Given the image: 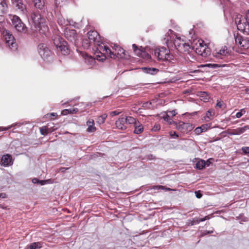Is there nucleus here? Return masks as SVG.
I'll use <instances>...</instances> for the list:
<instances>
[{
  "mask_svg": "<svg viewBox=\"0 0 249 249\" xmlns=\"http://www.w3.org/2000/svg\"><path fill=\"white\" fill-rule=\"evenodd\" d=\"M153 188L154 189H157V190H159V189H162V190H165V191H171V190H173V189H171L169 188H167V187H166L164 186H161V185H158V186H154L153 187Z\"/></svg>",
  "mask_w": 249,
  "mask_h": 249,
  "instance_id": "4c0bfd02",
  "label": "nucleus"
},
{
  "mask_svg": "<svg viewBox=\"0 0 249 249\" xmlns=\"http://www.w3.org/2000/svg\"><path fill=\"white\" fill-rule=\"evenodd\" d=\"M107 114L105 113L101 115L100 116H98L96 119V123L99 124H103L105 123L106 119H107Z\"/></svg>",
  "mask_w": 249,
  "mask_h": 249,
  "instance_id": "2f4dec72",
  "label": "nucleus"
},
{
  "mask_svg": "<svg viewBox=\"0 0 249 249\" xmlns=\"http://www.w3.org/2000/svg\"><path fill=\"white\" fill-rule=\"evenodd\" d=\"M12 126H9L8 127H2V130H7L10 129Z\"/></svg>",
  "mask_w": 249,
  "mask_h": 249,
  "instance_id": "052dcab7",
  "label": "nucleus"
},
{
  "mask_svg": "<svg viewBox=\"0 0 249 249\" xmlns=\"http://www.w3.org/2000/svg\"><path fill=\"white\" fill-rule=\"evenodd\" d=\"M192 48L195 50L196 53L203 57H207L210 54V48L202 40H198L195 44L192 46Z\"/></svg>",
  "mask_w": 249,
  "mask_h": 249,
  "instance_id": "20e7f679",
  "label": "nucleus"
},
{
  "mask_svg": "<svg viewBox=\"0 0 249 249\" xmlns=\"http://www.w3.org/2000/svg\"><path fill=\"white\" fill-rule=\"evenodd\" d=\"M171 34L172 35L170 36L169 38H167L166 39V43L168 44L169 42L170 41L172 42L173 40H174V44L175 45V48L178 50V46H180L183 43L184 41L181 39L180 37L177 36L174 34H172V31L171 30H169Z\"/></svg>",
  "mask_w": 249,
  "mask_h": 249,
  "instance_id": "4468645a",
  "label": "nucleus"
},
{
  "mask_svg": "<svg viewBox=\"0 0 249 249\" xmlns=\"http://www.w3.org/2000/svg\"><path fill=\"white\" fill-rule=\"evenodd\" d=\"M210 218V217L209 216H206L205 217L202 218H198L199 223L200 222L204 221L206 220L209 219Z\"/></svg>",
  "mask_w": 249,
  "mask_h": 249,
  "instance_id": "8fccbe9b",
  "label": "nucleus"
},
{
  "mask_svg": "<svg viewBox=\"0 0 249 249\" xmlns=\"http://www.w3.org/2000/svg\"><path fill=\"white\" fill-rule=\"evenodd\" d=\"M3 36L4 37L6 43L9 47L13 50H15L17 48V44L15 42V39L13 36L7 30L3 31Z\"/></svg>",
  "mask_w": 249,
  "mask_h": 249,
  "instance_id": "1a4fd4ad",
  "label": "nucleus"
},
{
  "mask_svg": "<svg viewBox=\"0 0 249 249\" xmlns=\"http://www.w3.org/2000/svg\"><path fill=\"white\" fill-rule=\"evenodd\" d=\"M41 248V243L40 242H34L30 244L29 246L30 249H38Z\"/></svg>",
  "mask_w": 249,
  "mask_h": 249,
  "instance_id": "e433bc0d",
  "label": "nucleus"
},
{
  "mask_svg": "<svg viewBox=\"0 0 249 249\" xmlns=\"http://www.w3.org/2000/svg\"><path fill=\"white\" fill-rule=\"evenodd\" d=\"M141 57L146 59H149L151 58L150 55L144 51L143 52Z\"/></svg>",
  "mask_w": 249,
  "mask_h": 249,
  "instance_id": "79ce46f5",
  "label": "nucleus"
},
{
  "mask_svg": "<svg viewBox=\"0 0 249 249\" xmlns=\"http://www.w3.org/2000/svg\"><path fill=\"white\" fill-rule=\"evenodd\" d=\"M51 116H56L57 114L56 113H52L50 114Z\"/></svg>",
  "mask_w": 249,
  "mask_h": 249,
  "instance_id": "680f3d73",
  "label": "nucleus"
},
{
  "mask_svg": "<svg viewBox=\"0 0 249 249\" xmlns=\"http://www.w3.org/2000/svg\"><path fill=\"white\" fill-rule=\"evenodd\" d=\"M200 97L201 100H203L204 102H207L210 98V95L206 92H201L200 93Z\"/></svg>",
  "mask_w": 249,
  "mask_h": 249,
  "instance_id": "473e14b6",
  "label": "nucleus"
},
{
  "mask_svg": "<svg viewBox=\"0 0 249 249\" xmlns=\"http://www.w3.org/2000/svg\"><path fill=\"white\" fill-rule=\"evenodd\" d=\"M12 22L18 31L22 33L26 32L27 28L18 17L16 15L14 16L12 19Z\"/></svg>",
  "mask_w": 249,
  "mask_h": 249,
  "instance_id": "9d476101",
  "label": "nucleus"
},
{
  "mask_svg": "<svg viewBox=\"0 0 249 249\" xmlns=\"http://www.w3.org/2000/svg\"><path fill=\"white\" fill-rule=\"evenodd\" d=\"M145 72L150 74H155L157 73L159 70L154 68H142Z\"/></svg>",
  "mask_w": 249,
  "mask_h": 249,
  "instance_id": "c756f323",
  "label": "nucleus"
},
{
  "mask_svg": "<svg viewBox=\"0 0 249 249\" xmlns=\"http://www.w3.org/2000/svg\"><path fill=\"white\" fill-rule=\"evenodd\" d=\"M132 48H133L134 52L138 56L141 57L143 51L141 50V49L138 48V47L136 46V45L135 44L132 45Z\"/></svg>",
  "mask_w": 249,
  "mask_h": 249,
  "instance_id": "f704fd0d",
  "label": "nucleus"
},
{
  "mask_svg": "<svg viewBox=\"0 0 249 249\" xmlns=\"http://www.w3.org/2000/svg\"><path fill=\"white\" fill-rule=\"evenodd\" d=\"M169 113L171 114V115L172 116H175L177 114L175 110H173L172 111H170Z\"/></svg>",
  "mask_w": 249,
  "mask_h": 249,
  "instance_id": "4d7b16f0",
  "label": "nucleus"
},
{
  "mask_svg": "<svg viewBox=\"0 0 249 249\" xmlns=\"http://www.w3.org/2000/svg\"><path fill=\"white\" fill-rule=\"evenodd\" d=\"M195 194L196 197L198 198H201L202 196V195L199 191H196Z\"/></svg>",
  "mask_w": 249,
  "mask_h": 249,
  "instance_id": "864d4df0",
  "label": "nucleus"
},
{
  "mask_svg": "<svg viewBox=\"0 0 249 249\" xmlns=\"http://www.w3.org/2000/svg\"><path fill=\"white\" fill-rule=\"evenodd\" d=\"M3 18L2 16H0V20H1Z\"/></svg>",
  "mask_w": 249,
  "mask_h": 249,
  "instance_id": "0e129e2a",
  "label": "nucleus"
},
{
  "mask_svg": "<svg viewBox=\"0 0 249 249\" xmlns=\"http://www.w3.org/2000/svg\"><path fill=\"white\" fill-rule=\"evenodd\" d=\"M215 114L213 109H209L206 113V115L204 117V119L205 122H209L212 120Z\"/></svg>",
  "mask_w": 249,
  "mask_h": 249,
  "instance_id": "a878e982",
  "label": "nucleus"
},
{
  "mask_svg": "<svg viewBox=\"0 0 249 249\" xmlns=\"http://www.w3.org/2000/svg\"><path fill=\"white\" fill-rule=\"evenodd\" d=\"M199 223L198 218H196L193 219L192 221H190L189 224L191 225H196Z\"/></svg>",
  "mask_w": 249,
  "mask_h": 249,
  "instance_id": "37998d69",
  "label": "nucleus"
},
{
  "mask_svg": "<svg viewBox=\"0 0 249 249\" xmlns=\"http://www.w3.org/2000/svg\"><path fill=\"white\" fill-rule=\"evenodd\" d=\"M35 30L40 33L45 34L48 31L49 28L46 19L42 17L37 11H33L30 15Z\"/></svg>",
  "mask_w": 249,
  "mask_h": 249,
  "instance_id": "f257e3e1",
  "label": "nucleus"
},
{
  "mask_svg": "<svg viewBox=\"0 0 249 249\" xmlns=\"http://www.w3.org/2000/svg\"><path fill=\"white\" fill-rule=\"evenodd\" d=\"M210 128V124H204L201 125L200 126L196 127L194 131L196 135H199L202 132L206 131Z\"/></svg>",
  "mask_w": 249,
  "mask_h": 249,
  "instance_id": "412c9836",
  "label": "nucleus"
},
{
  "mask_svg": "<svg viewBox=\"0 0 249 249\" xmlns=\"http://www.w3.org/2000/svg\"><path fill=\"white\" fill-rule=\"evenodd\" d=\"M249 129V126L246 125L242 127H238L236 129H234L229 132V134L230 135H240L244 133L246 130Z\"/></svg>",
  "mask_w": 249,
  "mask_h": 249,
  "instance_id": "a211bd4d",
  "label": "nucleus"
},
{
  "mask_svg": "<svg viewBox=\"0 0 249 249\" xmlns=\"http://www.w3.org/2000/svg\"><path fill=\"white\" fill-rule=\"evenodd\" d=\"M1 161L2 164L4 166H9L13 163L12 162V157L9 154L4 155L1 158Z\"/></svg>",
  "mask_w": 249,
  "mask_h": 249,
  "instance_id": "aec40b11",
  "label": "nucleus"
},
{
  "mask_svg": "<svg viewBox=\"0 0 249 249\" xmlns=\"http://www.w3.org/2000/svg\"><path fill=\"white\" fill-rule=\"evenodd\" d=\"M164 119L165 121L168 122L170 123V124H172V122L170 121L171 119L169 115H167L165 117H164Z\"/></svg>",
  "mask_w": 249,
  "mask_h": 249,
  "instance_id": "3c124183",
  "label": "nucleus"
},
{
  "mask_svg": "<svg viewBox=\"0 0 249 249\" xmlns=\"http://www.w3.org/2000/svg\"><path fill=\"white\" fill-rule=\"evenodd\" d=\"M246 112L245 109H241L239 112H237L236 114V117L237 118H240Z\"/></svg>",
  "mask_w": 249,
  "mask_h": 249,
  "instance_id": "a19ab883",
  "label": "nucleus"
},
{
  "mask_svg": "<svg viewBox=\"0 0 249 249\" xmlns=\"http://www.w3.org/2000/svg\"><path fill=\"white\" fill-rule=\"evenodd\" d=\"M69 109V113H76L78 111V109L77 108H70Z\"/></svg>",
  "mask_w": 249,
  "mask_h": 249,
  "instance_id": "09e8293b",
  "label": "nucleus"
},
{
  "mask_svg": "<svg viewBox=\"0 0 249 249\" xmlns=\"http://www.w3.org/2000/svg\"><path fill=\"white\" fill-rule=\"evenodd\" d=\"M69 109H64L62 111L61 114L63 115H67V114H69Z\"/></svg>",
  "mask_w": 249,
  "mask_h": 249,
  "instance_id": "603ef678",
  "label": "nucleus"
},
{
  "mask_svg": "<svg viewBox=\"0 0 249 249\" xmlns=\"http://www.w3.org/2000/svg\"><path fill=\"white\" fill-rule=\"evenodd\" d=\"M172 122L176 128L182 133H187L194 128L193 125L190 123H185L182 121H179L178 123L174 121Z\"/></svg>",
  "mask_w": 249,
  "mask_h": 249,
  "instance_id": "6e6552de",
  "label": "nucleus"
},
{
  "mask_svg": "<svg viewBox=\"0 0 249 249\" xmlns=\"http://www.w3.org/2000/svg\"><path fill=\"white\" fill-rule=\"evenodd\" d=\"M6 197V195L4 193L0 194V197L5 198Z\"/></svg>",
  "mask_w": 249,
  "mask_h": 249,
  "instance_id": "13d9d810",
  "label": "nucleus"
},
{
  "mask_svg": "<svg viewBox=\"0 0 249 249\" xmlns=\"http://www.w3.org/2000/svg\"><path fill=\"white\" fill-rule=\"evenodd\" d=\"M13 4L15 8L20 10L23 13L26 14V6L22 0H14Z\"/></svg>",
  "mask_w": 249,
  "mask_h": 249,
  "instance_id": "f3484780",
  "label": "nucleus"
},
{
  "mask_svg": "<svg viewBox=\"0 0 249 249\" xmlns=\"http://www.w3.org/2000/svg\"><path fill=\"white\" fill-rule=\"evenodd\" d=\"M242 150L245 154H249V147H243L242 148Z\"/></svg>",
  "mask_w": 249,
  "mask_h": 249,
  "instance_id": "de8ad7c7",
  "label": "nucleus"
},
{
  "mask_svg": "<svg viewBox=\"0 0 249 249\" xmlns=\"http://www.w3.org/2000/svg\"><path fill=\"white\" fill-rule=\"evenodd\" d=\"M155 55L160 61H171L174 59V56L170 53V51L164 47L155 49Z\"/></svg>",
  "mask_w": 249,
  "mask_h": 249,
  "instance_id": "7ed1b4c3",
  "label": "nucleus"
},
{
  "mask_svg": "<svg viewBox=\"0 0 249 249\" xmlns=\"http://www.w3.org/2000/svg\"><path fill=\"white\" fill-rule=\"evenodd\" d=\"M213 55L218 59L226 60L227 57L229 55V53L227 47L225 46L220 50L218 51L216 50L213 53Z\"/></svg>",
  "mask_w": 249,
  "mask_h": 249,
  "instance_id": "ddd939ff",
  "label": "nucleus"
},
{
  "mask_svg": "<svg viewBox=\"0 0 249 249\" xmlns=\"http://www.w3.org/2000/svg\"><path fill=\"white\" fill-rule=\"evenodd\" d=\"M88 36L89 40L93 44L100 42V37L98 33L95 31H90L88 33Z\"/></svg>",
  "mask_w": 249,
  "mask_h": 249,
  "instance_id": "2eb2a0df",
  "label": "nucleus"
},
{
  "mask_svg": "<svg viewBox=\"0 0 249 249\" xmlns=\"http://www.w3.org/2000/svg\"><path fill=\"white\" fill-rule=\"evenodd\" d=\"M235 40L236 45L243 49L249 48V40L248 38L237 35L235 37Z\"/></svg>",
  "mask_w": 249,
  "mask_h": 249,
  "instance_id": "f8f14e48",
  "label": "nucleus"
},
{
  "mask_svg": "<svg viewBox=\"0 0 249 249\" xmlns=\"http://www.w3.org/2000/svg\"><path fill=\"white\" fill-rule=\"evenodd\" d=\"M65 37L71 42L75 40L76 37V31L74 29H69L66 28L64 31Z\"/></svg>",
  "mask_w": 249,
  "mask_h": 249,
  "instance_id": "dca6fc26",
  "label": "nucleus"
},
{
  "mask_svg": "<svg viewBox=\"0 0 249 249\" xmlns=\"http://www.w3.org/2000/svg\"><path fill=\"white\" fill-rule=\"evenodd\" d=\"M143 130V128L142 124H140V123L138 122L137 124L135 125V130L134 132L135 134H139L142 132Z\"/></svg>",
  "mask_w": 249,
  "mask_h": 249,
  "instance_id": "7c9ffc66",
  "label": "nucleus"
},
{
  "mask_svg": "<svg viewBox=\"0 0 249 249\" xmlns=\"http://www.w3.org/2000/svg\"><path fill=\"white\" fill-rule=\"evenodd\" d=\"M178 46V51L181 53H188L189 52L191 47L189 44L183 42L182 45Z\"/></svg>",
  "mask_w": 249,
  "mask_h": 249,
  "instance_id": "5701e85b",
  "label": "nucleus"
},
{
  "mask_svg": "<svg viewBox=\"0 0 249 249\" xmlns=\"http://www.w3.org/2000/svg\"><path fill=\"white\" fill-rule=\"evenodd\" d=\"M237 29L241 32L249 34V10L245 16L242 17L237 23Z\"/></svg>",
  "mask_w": 249,
  "mask_h": 249,
  "instance_id": "423d86ee",
  "label": "nucleus"
},
{
  "mask_svg": "<svg viewBox=\"0 0 249 249\" xmlns=\"http://www.w3.org/2000/svg\"><path fill=\"white\" fill-rule=\"evenodd\" d=\"M54 45L58 52H60L63 55H68L70 53V49L66 41L59 36L54 35L53 37Z\"/></svg>",
  "mask_w": 249,
  "mask_h": 249,
  "instance_id": "f03ea898",
  "label": "nucleus"
},
{
  "mask_svg": "<svg viewBox=\"0 0 249 249\" xmlns=\"http://www.w3.org/2000/svg\"><path fill=\"white\" fill-rule=\"evenodd\" d=\"M33 1L36 8L41 10L44 7L45 4L44 0H33Z\"/></svg>",
  "mask_w": 249,
  "mask_h": 249,
  "instance_id": "cd10ccee",
  "label": "nucleus"
},
{
  "mask_svg": "<svg viewBox=\"0 0 249 249\" xmlns=\"http://www.w3.org/2000/svg\"><path fill=\"white\" fill-rule=\"evenodd\" d=\"M209 67H212L213 68H216L218 67H223L226 66L225 64H209L207 65Z\"/></svg>",
  "mask_w": 249,
  "mask_h": 249,
  "instance_id": "ea45409f",
  "label": "nucleus"
},
{
  "mask_svg": "<svg viewBox=\"0 0 249 249\" xmlns=\"http://www.w3.org/2000/svg\"><path fill=\"white\" fill-rule=\"evenodd\" d=\"M0 207H1V208H3V209H4V208H5V207H4L3 206H0Z\"/></svg>",
  "mask_w": 249,
  "mask_h": 249,
  "instance_id": "69168bd1",
  "label": "nucleus"
},
{
  "mask_svg": "<svg viewBox=\"0 0 249 249\" xmlns=\"http://www.w3.org/2000/svg\"><path fill=\"white\" fill-rule=\"evenodd\" d=\"M58 23L61 26L65 27L70 24V21L68 19H65L63 17L58 18Z\"/></svg>",
  "mask_w": 249,
  "mask_h": 249,
  "instance_id": "bb28decb",
  "label": "nucleus"
},
{
  "mask_svg": "<svg viewBox=\"0 0 249 249\" xmlns=\"http://www.w3.org/2000/svg\"><path fill=\"white\" fill-rule=\"evenodd\" d=\"M87 125L88 127L87 129V132L91 133L94 132L96 130V128L94 126V121L93 119H89L87 122Z\"/></svg>",
  "mask_w": 249,
  "mask_h": 249,
  "instance_id": "b1692460",
  "label": "nucleus"
},
{
  "mask_svg": "<svg viewBox=\"0 0 249 249\" xmlns=\"http://www.w3.org/2000/svg\"><path fill=\"white\" fill-rule=\"evenodd\" d=\"M121 113L120 111H119L118 110H115L113 111L110 112L109 114L110 116L111 117H113L116 115H118Z\"/></svg>",
  "mask_w": 249,
  "mask_h": 249,
  "instance_id": "c03bdc74",
  "label": "nucleus"
},
{
  "mask_svg": "<svg viewBox=\"0 0 249 249\" xmlns=\"http://www.w3.org/2000/svg\"><path fill=\"white\" fill-rule=\"evenodd\" d=\"M49 181V180H39V183L41 185H44L46 182H48Z\"/></svg>",
  "mask_w": 249,
  "mask_h": 249,
  "instance_id": "5fc2aeb1",
  "label": "nucleus"
},
{
  "mask_svg": "<svg viewBox=\"0 0 249 249\" xmlns=\"http://www.w3.org/2000/svg\"><path fill=\"white\" fill-rule=\"evenodd\" d=\"M49 126L50 125L48 124L47 125L40 127L39 130L41 134L45 136L47 135L49 133L53 132L55 129V128H53V127Z\"/></svg>",
  "mask_w": 249,
  "mask_h": 249,
  "instance_id": "6ab92c4d",
  "label": "nucleus"
},
{
  "mask_svg": "<svg viewBox=\"0 0 249 249\" xmlns=\"http://www.w3.org/2000/svg\"><path fill=\"white\" fill-rule=\"evenodd\" d=\"M125 122L126 123L129 124H134V125L137 124L138 123V121H137L136 119L132 117L128 116L124 119Z\"/></svg>",
  "mask_w": 249,
  "mask_h": 249,
  "instance_id": "72a5a7b5",
  "label": "nucleus"
},
{
  "mask_svg": "<svg viewBox=\"0 0 249 249\" xmlns=\"http://www.w3.org/2000/svg\"><path fill=\"white\" fill-rule=\"evenodd\" d=\"M95 45H97V52L96 53H101V55L96 54V59L99 61H103L106 59V55L109 56L110 53V49L109 48L105 45L102 42L100 41V42L96 43Z\"/></svg>",
  "mask_w": 249,
  "mask_h": 249,
  "instance_id": "39448f33",
  "label": "nucleus"
},
{
  "mask_svg": "<svg viewBox=\"0 0 249 249\" xmlns=\"http://www.w3.org/2000/svg\"><path fill=\"white\" fill-rule=\"evenodd\" d=\"M68 169V168H64V167H63V168H61L60 169V171L61 172H65V171L67 169Z\"/></svg>",
  "mask_w": 249,
  "mask_h": 249,
  "instance_id": "bf43d9fd",
  "label": "nucleus"
},
{
  "mask_svg": "<svg viewBox=\"0 0 249 249\" xmlns=\"http://www.w3.org/2000/svg\"><path fill=\"white\" fill-rule=\"evenodd\" d=\"M38 51L40 56L44 60H48L52 56V53L45 44L41 43L38 46Z\"/></svg>",
  "mask_w": 249,
  "mask_h": 249,
  "instance_id": "9b49d317",
  "label": "nucleus"
},
{
  "mask_svg": "<svg viewBox=\"0 0 249 249\" xmlns=\"http://www.w3.org/2000/svg\"><path fill=\"white\" fill-rule=\"evenodd\" d=\"M83 46L84 48H88L90 45H91L92 44V43L91 42L89 39L88 40V39H84L83 40Z\"/></svg>",
  "mask_w": 249,
  "mask_h": 249,
  "instance_id": "58836bf2",
  "label": "nucleus"
},
{
  "mask_svg": "<svg viewBox=\"0 0 249 249\" xmlns=\"http://www.w3.org/2000/svg\"><path fill=\"white\" fill-rule=\"evenodd\" d=\"M206 165L205 161L204 160H200L198 161L196 164V168L198 169L201 170L205 167Z\"/></svg>",
  "mask_w": 249,
  "mask_h": 249,
  "instance_id": "c9c22d12",
  "label": "nucleus"
},
{
  "mask_svg": "<svg viewBox=\"0 0 249 249\" xmlns=\"http://www.w3.org/2000/svg\"><path fill=\"white\" fill-rule=\"evenodd\" d=\"M39 180L37 178H34L32 180V182L34 183H39Z\"/></svg>",
  "mask_w": 249,
  "mask_h": 249,
  "instance_id": "6e6d98bb",
  "label": "nucleus"
},
{
  "mask_svg": "<svg viewBox=\"0 0 249 249\" xmlns=\"http://www.w3.org/2000/svg\"><path fill=\"white\" fill-rule=\"evenodd\" d=\"M224 104L222 101H217L215 107L216 108H222Z\"/></svg>",
  "mask_w": 249,
  "mask_h": 249,
  "instance_id": "a18cd8bd",
  "label": "nucleus"
},
{
  "mask_svg": "<svg viewBox=\"0 0 249 249\" xmlns=\"http://www.w3.org/2000/svg\"><path fill=\"white\" fill-rule=\"evenodd\" d=\"M84 59L85 63L89 67H92L95 63V59L87 54L84 55Z\"/></svg>",
  "mask_w": 249,
  "mask_h": 249,
  "instance_id": "393cba45",
  "label": "nucleus"
},
{
  "mask_svg": "<svg viewBox=\"0 0 249 249\" xmlns=\"http://www.w3.org/2000/svg\"><path fill=\"white\" fill-rule=\"evenodd\" d=\"M213 231H207V233H213Z\"/></svg>",
  "mask_w": 249,
  "mask_h": 249,
  "instance_id": "e2e57ef3",
  "label": "nucleus"
},
{
  "mask_svg": "<svg viewBox=\"0 0 249 249\" xmlns=\"http://www.w3.org/2000/svg\"><path fill=\"white\" fill-rule=\"evenodd\" d=\"M110 58L113 59H127L129 55L124 49L122 48L115 46L113 48V51L110 50L109 54Z\"/></svg>",
  "mask_w": 249,
  "mask_h": 249,
  "instance_id": "0eeeda50",
  "label": "nucleus"
},
{
  "mask_svg": "<svg viewBox=\"0 0 249 249\" xmlns=\"http://www.w3.org/2000/svg\"><path fill=\"white\" fill-rule=\"evenodd\" d=\"M7 9L6 0H0V13H4Z\"/></svg>",
  "mask_w": 249,
  "mask_h": 249,
  "instance_id": "c85d7f7f",
  "label": "nucleus"
},
{
  "mask_svg": "<svg viewBox=\"0 0 249 249\" xmlns=\"http://www.w3.org/2000/svg\"><path fill=\"white\" fill-rule=\"evenodd\" d=\"M169 135L170 136L174 138H177L178 137V135L177 134V133L175 131H170Z\"/></svg>",
  "mask_w": 249,
  "mask_h": 249,
  "instance_id": "49530a36",
  "label": "nucleus"
},
{
  "mask_svg": "<svg viewBox=\"0 0 249 249\" xmlns=\"http://www.w3.org/2000/svg\"><path fill=\"white\" fill-rule=\"evenodd\" d=\"M124 118H120L116 121V126L119 129L124 130L126 129V126L124 125Z\"/></svg>",
  "mask_w": 249,
  "mask_h": 249,
  "instance_id": "4be33fe9",
  "label": "nucleus"
}]
</instances>
